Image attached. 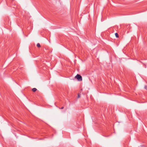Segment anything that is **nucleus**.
I'll use <instances>...</instances> for the list:
<instances>
[{
  "instance_id": "39448f33",
  "label": "nucleus",
  "mask_w": 147,
  "mask_h": 147,
  "mask_svg": "<svg viewBox=\"0 0 147 147\" xmlns=\"http://www.w3.org/2000/svg\"><path fill=\"white\" fill-rule=\"evenodd\" d=\"M80 97V95L79 94H78V98H79Z\"/></svg>"
},
{
  "instance_id": "f03ea898",
  "label": "nucleus",
  "mask_w": 147,
  "mask_h": 147,
  "mask_svg": "<svg viewBox=\"0 0 147 147\" xmlns=\"http://www.w3.org/2000/svg\"><path fill=\"white\" fill-rule=\"evenodd\" d=\"M37 89L35 88H33L32 89V91L33 92H35L36 90H37Z\"/></svg>"
},
{
  "instance_id": "423d86ee",
  "label": "nucleus",
  "mask_w": 147,
  "mask_h": 147,
  "mask_svg": "<svg viewBox=\"0 0 147 147\" xmlns=\"http://www.w3.org/2000/svg\"><path fill=\"white\" fill-rule=\"evenodd\" d=\"M145 88L146 90H147V86H145Z\"/></svg>"
},
{
  "instance_id": "7ed1b4c3",
  "label": "nucleus",
  "mask_w": 147,
  "mask_h": 147,
  "mask_svg": "<svg viewBox=\"0 0 147 147\" xmlns=\"http://www.w3.org/2000/svg\"><path fill=\"white\" fill-rule=\"evenodd\" d=\"M37 46L38 47H40V45L39 43H38L37 44Z\"/></svg>"
},
{
  "instance_id": "0eeeda50",
  "label": "nucleus",
  "mask_w": 147,
  "mask_h": 147,
  "mask_svg": "<svg viewBox=\"0 0 147 147\" xmlns=\"http://www.w3.org/2000/svg\"><path fill=\"white\" fill-rule=\"evenodd\" d=\"M63 108H64V107H61V109H63Z\"/></svg>"
},
{
  "instance_id": "20e7f679",
  "label": "nucleus",
  "mask_w": 147,
  "mask_h": 147,
  "mask_svg": "<svg viewBox=\"0 0 147 147\" xmlns=\"http://www.w3.org/2000/svg\"><path fill=\"white\" fill-rule=\"evenodd\" d=\"M115 36L117 38H118L119 37L118 34L117 33H115Z\"/></svg>"
},
{
  "instance_id": "f257e3e1",
  "label": "nucleus",
  "mask_w": 147,
  "mask_h": 147,
  "mask_svg": "<svg viewBox=\"0 0 147 147\" xmlns=\"http://www.w3.org/2000/svg\"><path fill=\"white\" fill-rule=\"evenodd\" d=\"M75 78H76L79 81H81L82 80L81 76L78 74H77L75 76Z\"/></svg>"
}]
</instances>
